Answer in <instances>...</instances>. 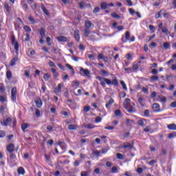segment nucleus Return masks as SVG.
Segmentation results:
<instances>
[{
    "label": "nucleus",
    "mask_w": 176,
    "mask_h": 176,
    "mask_svg": "<svg viewBox=\"0 0 176 176\" xmlns=\"http://www.w3.org/2000/svg\"><path fill=\"white\" fill-rule=\"evenodd\" d=\"M47 130L49 133H52V131H53V126L52 125H47Z\"/></svg>",
    "instance_id": "nucleus-48"
},
{
    "label": "nucleus",
    "mask_w": 176,
    "mask_h": 176,
    "mask_svg": "<svg viewBox=\"0 0 176 176\" xmlns=\"http://www.w3.org/2000/svg\"><path fill=\"white\" fill-rule=\"evenodd\" d=\"M125 38L126 41H130V32H125Z\"/></svg>",
    "instance_id": "nucleus-46"
},
{
    "label": "nucleus",
    "mask_w": 176,
    "mask_h": 176,
    "mask_svg": "<svg viewBox=\"0 0 176 176\" xmlns=\"http://www.w3.org/2000/svg\"><path fill=\"white\" fill-rule=\"evenodd\" d=\"M146 120L142 118L138 121V124L139 126H141L142 127H145V122Z\"/></svg>",
    "instance_id": "nucleus-10"
},
{
    "label": "nucleus",
    "mask_w": 176,
    "mask_h": 176,
    "mask_svg": "<svg viewBox=\"0 0 176 176\" xmlns=\"http://www.w3.org/2000/svg\"><path fill=\"white\" fill-rule=\"evenodd\" d=\"M84 127L85 129H94V127H96V126H94V124H85Z\"/></svg>",
    "instance_id": "nucleus-29"
},
{
    "label": "nucleus",
    "mask_w": 176,
    "mask_h": 176,
    "mask_svg": "<svg viewBox=\"0 0 176 176\" xmlns=\"http://www.w3.org/2000/svg\"><path fill=\"white\" fill-rule=\"evenodd\" d=\"M130 101H131L130 98L125 99V101L124 102V104H123L124 109H127V105L130 104Z\"/></svg>",
    "instance_id": "nucleus-16"
},
{
    "label": "nucleus",
    "mask_w": 176,
    "mask_h": 176,
    "mask_svg": "<svg viewBox=\"0 0 176 176\" xmlns=\"http://www.w3.org/2000/svg\"><path fill=\"white\" fill-rule=\"evenodd\" d=\"M57 41L58 42H68V40L69 39L68 37H65V36H58L57 38H56Z\"/></svg>",
    "instance_id": "nucleus-6"
},
{
    "label": "nucleus",
    "mask_w": 176,
    "mask_h": 176,
    "mask_svg": "<svg viewBox=\"0 0 176 176\" xmlns=\"http://www.w3.org/2000/svg\"><path fill=\"white\" fill-rule=\"evenodd\" d=\"M151 80H153V82H156L157 80H159V76H152L151 77Z\"/></svg>",
    "instance_id": "nucleus-42"
},
{
    "label": "nucleus",
    "mask_w": 176,
    "mask_h": 176,
    "mask_svg": "<svg viewBox=\"0 0 176 176\" xmlns=\"http://www.w3.org/2000/svg\"><path fill=\"white\" fill-rule=\"evenodd\" d=\"M123 148H124L125 149H131L133 148V144H130L129 142H126V143H124V146H123Z\"/></svg>",
    "instance_id": "nucleus-14"
},
{
    "label": "nucleus",
    "mask_w": 176,
    "mask_h": 176,
    "mask_svg": "<svg viewBox=\"0 0 176 176\" xmlns=\"http://www.w3.org/2000/svg\"><path fill=\"white\" fill-rule=\"evenodd\" d=\"M25 42H28V41H30V34H28V33H27L26 34H25Z\"/></svg>",
    "instance_id": "nucleus-64"
},
{
    "label": "nucleus",
    "mask_w": 176,
    "mask_h": 176,
    "mask_svg": "<svg viewBox=\"0 0 176 176\" xmlns=\"http://www.w3.org/2000/svg\"><path fill=\"white\" fill-rule=\"evenodd\" d=\"M153 112H162V109H160V104L158 103H154L152 106Z\"/></svg>",
    "instance_id": "nucleus-4"
},
{
    "label": "nucleus",
    "mask_w": 176,
    "mask_h": 176,
    "mask_svg": "<svg viewBox=\"0 0 176 176\" xmlns=\"http://www.w3.org/2000/svg\"><path fill=\"white\" fill-rule=\"evenodd\" d=\"M46 41H47V43H48V46H52V43H50V41H52V38H50V37H47Z\"/></svg>",
    "instance_id": "nucleus-58"
},
{
    "label": "nucleus",
    "mask_w": 176,
    "mask_h": 176,
    "mask_svg": "<svg viewBox=\"0 0 176 176\" xmlns=\"http://www.w3.org/2000/svg\"><path fill=\"white\" fill-rule=\"evenodd\" d=\"M11 100L14 102L17 100V88L16 87H13L11 91Z\"/></svg>",
    "instance_id": "nucleus-2"
},
{
    "label": "nucleus",
    "mask_w": 176,
    "mask_h": 176,
    "mask_svg": "<svg viewBox=\"0 0 176 176\" xmlns=\"http://www.w3.org/2000/svg\"><path fill=\"white\" fill-rule=\"evenodd\" d=\"M79 6H80V9H83L86 6V3L83 1L80 2Z\"/></svg>",
    "instance_id": "nucleus-44"
},
{
    "label": "nucleus",
    "mask_w": 176,
    "mask_h": 176,
    "mask_svg": "<svg viewBox=\"0 0 176 176\" xmlns=\"http://www.w3.org/2000/svg\"><path fill=\"white\" fill-rule=\"evenodd\" d=\"M167 155V149L163 148L160 154V156H166Z\"/></svg>",
    "instance_id": "nucleus-36"
},
{
    "label": "nucleus",
    "mask_w": 176,
    "mask_h": 176,
    "mask_svg": "<svg viewBox=\"0 0 176 176\" xmlns=\"http://www.w3.org/2000/svg\"><path fill=\"white\" fill-rule=\"evenodd\" d=\"M138 69V63L135 62V63H133V67H132V71H133V72L137 71Z\"/></svg>",
    "instance_id": "nucleus-24"
},
{
    "label": "nucleus",
    "mask_w": 176,
    "mask_h": 176,
    "mask_svg": "<svg viewBox=\"0 0 176 176\" xmlns=\"http://www.w3.org/2000/svg\"><path fill=\"white\" fill-rule=\"evenodd\" d=\"M149 30H150L151 32H152V34H153V32H155V31H156V28L153 25H149Z\"/></svg>",
    "instance_id": "nucleus-38"
},
{
    "label": "nucleus",
    "mask_w": 176,
    "mask_h": 176,
    "mask_svg": "<svg viewBox=\"0 0 176 176\" xmlns=\"http://www.w3.org/2000/svg\"><path fill=\"white\" fill-rule=\"evenodd\" d=\"M80 72H83V74H84L85 75H86L87 76L88 75H90V72L89 71V69H83V68H81V69H80Z\"/></svg>",
    "instance_id": "nucleus-25"
},
{
    "label": "nucleus",
    "mask_w": 176,
    "mask_h": 176,
    "mask_svg": "<svg viewBox=\"0 0 176 176\" xmlns=\"http://www.w3.org/2000/svg\"><path fill=\"white\" fill-rule=\"evenodd\" d=\"M41 10H43V13H45V14H46L47 16H49V11H47L45 6L43 5L41 6Z\"/></svg>",
    "instance_id": "nucleus-27"
},
{
    "label": "nucleus",
    "mask_w": 176,
    "mask_h": 176,
    "mask_svg": "<svg viewBox=\"0 0 176 176\" xmlns=\"http://www.w3.org/2000/svg\"><path fill=\"white\" fill-rule=\"evenodd\" d=\"M111 16H113V19H120V16H119V14H116V12L111 13Z\"/></svg>",
    "instance_id": "nucleus-40"
},
{
    "label": "nucleus",
    "mask_w": 176,
    "mask_h": 176,
    "mask_svg": "<svg viewBox=\"0 0 176 176\" xmlns=\"http://www.w3.org/2000/svg\"><path fill=\"white\" fill-rule=\"evenodd\" d=\"M23 30H25V31H26V32H31V28H30V26H28V25H25L23 27Z\"/></svg>",
    "instance_id": "nucleus-41"
},
{
    "label": "nucleus",
    "mask_w": 176,
    "mask_h": 176,
    "mask_svg": "<svg viewBox=\"0 0 176 176\" xmlns=\"http://www.w3.org/2000/svg\"><path fill=\"white\" fill-rule=\"evenodd\" d=\"M114 102L115 100H113V99H109V102L106 104V108H109Z\"/></svg>",
    "instance_id": "nucleus-26"
},
{
    "label": "nucleus",
    "mask_w": 176,
    "mask_h": 176,
    "mask_svg": "<svg viewBox=\"0 0 176 176\" xmlns=\"http://www.w3.org/2000/svg\"><path fill=\"white\" fill-rule=\"evenodd\" d=\"M35 103L37 108H41L42 107V100L41 99L35 100Z\"/></svg>",
    "instance_id": "nucleus-19"
},
{
    "label": "nucleus",
    "mask_w": 176,
    "mask_h": 176,
    "mask_svg": "<svg viewBox=\"0 0 176 176\" xmlns=\"http://www.w3.org/2000/svg\"><path fill=\"white\" fill-rule=\"evenodd\" d=\"M89 111H90V106H86L84 107L85 112H89Z\"/></svg>",
    "instance_id": "nucleus-63"
},
{
    "label": "nucleus",
    "mask_w": 176,
    "mask_h": 176,
    "mask_svg": "<svg viewBox=\"0 0 176 176\" xmlns=\"http://www.w3.org/2000/svg\"><path fill=\"white\" fill-rule=\"evenodd\" d=\"M89 35H90V29L85 28L84 30V36H85V38H89Z\"/></svg>",
    "instance_id": "nucleus-15"
},
{
    "label": "nucleus",
    "mask_w": 176,
    "mask_h": 176,
    "mask_svg": "<svg viewBox=\"0 0 176 176\" xmlns=\"http://www.w3.org/2000/svg\"><path fill=\"white\" fill-rule=\"evenodd\" d=\"M74 38L77 42H79V41H80V35H79L78 30L74 31Z\"/></svg>",
    "instance_id": "nucleus-9"
},
{
    "label": "nucleus",
    "mask_w": 176,
    "mask_h": 176,
    "mask_svg": "<svg viewBox=\"0 0 176 176\" xmlns=\"http://www.w3.org/2000/svg\"><path fill=\"white\" fill-rule=\"evenodd\" d=\"M14 50H16V54H19V43L13 42Z\"/></svg>",
    "instance_id": "nucleus-20"
},
{
    "label": "nucleus",
    "mask_w": 176,
    "mask_h": 176,
    "mask_svg": "<svg viewBox=\"0 0 176 176\" xmlns=\"http://www.w3.org/2000/svg\"><path fill=\"white\" fill-rule=\"evenodd\" d=\"M120 84L122 86V88L124 89V90L127 91V86L126 85V83L124 82V81L123 80L120 81Z\"/></svg>",
    "instance_id": "nucleus-37"
},
{
    "label": "nucleus",
    "mask_w": 176,
    "mask_h": 176,
    "mask_svg": "<svg viewBox=\"0 0 176 176\" xmlns=\"http://www.w3.org/2000/svg\"><path fill=\"white\" fill-rule=\"evenodd\" d=\"M17 171H18V174H19V175H24L25 174V170H24V168H23V167H19V168H18Z\"/></svg>",
    "instance_id": "nucleus-12"
},
{
    "label": "nucleus",
    "mask_w": 176,
    "mask_h": 176,
    "mask_svg": "<svg viewBox=\"0 0 176 176\" xmlns=\"http://www.w3.org/2000/svg\"><path fill=\"white\" fill-rule=\"evenodd\" d=\"M163 47H164V49L166 50H167L168 49H170V43H168L167 42L166 43H164Z\"/></svg>",
    "instance_id": "nucleus-39"
},
{
    "label": "nucleus",
    "mask_w": 176,
    "mask_h": 176,
    "mask_svg": "<svg viewBox=\"0 0 176 176\" xmlns=\"http://www.w3.org/2000/svg\"><path fill=\"white\" fill-rule=\"evenodd\" d=\"M4 8L8 13H10V9L9 8V4L8 3H4Z\"/></svg>",
    "instance_id": "nucleus-35"
},
{
    "label": "nucleus",
    "mask_w": 176,
    "mask_h": 176,
    "mask_svg": "<svg viewBox=\"0 0 176 176\" xmlns=\"http://www.w3.org/2000/svg\"><path fill=\"white\" fill-rule=\"evenodd\" d=\"M30 127V124H27V123H23L21 124V129H22V131H25V130H27V128Z\"/></svg>",
    "instance_id": "nucleus-22"
},
{
    "label": "nucleus",
    "mask_w": 176,
    "mask_h": 176,
    "mask_svg": "<svg viewBox=\"0 0 176 176\" xmlns=\"http://www.w3.org/2000/svg\"><path fill=\"white\" fill-rule=\"evenodd\" d=\"M5 135H6V133L4 131H0V138H5Z\"/></svg>",
    "instance_id": "nucleus-51"
},
{
    "label": "nucleus",
    "mask_w": 176,
    "mask_h": 176,
    "mask_svg": "<svg viewBox=\"0 0 176 176\" xmlns=\"http://www.w3.org/2000/svg\"><path fill=\"white\" fill-rule=\"evenodd\" d=\"M23 8L24 9V10H25V12H27V10H28V5L27 3H24L23 5Z\"/></svg>",
    "instance_id": "nucleus-62"
},
{
    "label": "nucleus",
    "mask_w": 176,
    "mask_h": 176,
    "mask_svg": "<svg viewBox=\"0 0 176 176\" xmlns=\"http://www.w3.org/2000/svg\"><path fill=\"white\" fill-rule=\"evenodd\" d=\"M162 10H161L155 14V19H160L162 17Z\"/></svg>",
    "instance_id": "nucleus-47"
},
{
    "label": "nucleus",
    "mask_w": 176,
    "mask_h": 176,
    "mask_svg": "<svg viewBox=\"0 0 176 176\" xmlns=\"http://www.w3.org/2000/svg\"><path fill=\"white\" fill-rule=\"evenodd\" d=\"M138 102L142 107H144V105H145L144 103V99L142 98H139Z\"/></svg>",
    "instance_id": "nucleus-43"
},
{
    "label": "nucleus",
    "mask_w": 176,
    "mask_h": 176,
    "mask_svg": "<svg viewBox=\"0 0 176 176\" xmlns=\"http://www.w3.org/2000/svg\"><path fill=\"white\" fill-rule=\"evenodd\" d=\"M85 25L86 28L89 29V28H91V25H93V23H91V21L87 20L85 22Z\"/></svg>",
    "instance_id": "nucleus-13"
},
{
    "label": "nucleus",
    "mask_w": 176,
    "mask_h": 176,
    "mask_svg": "<svg viewBox=\"0 0 176 176\" xmlns=\"http://www.w3.org/2000/svg\"><path fill=\"white\" fill-rule=\"evenodd\" d=\"M96 79L100 82L101 86H103L104 87H105V83H107V85H113V86H118V85H119V81H118L117 78H114L113 80H111V79L97 76Z\"/></svg>",
    "instance_id": "nucleus-1"
},
{
    "label": "nucleus",
    "mask_w": 176,
    "mask_h": 176,
    "mask_svg": "<svg viewBox=\"0 0 176 176\" xmlns=\"http://www.w3.org/2000/svg\"><path fill=\"white\" fill-rule=\"evenodd\" d=\"M13 76V74H12V71L10 70H7L6 72V78L8 80H10Z\"/></svg>",
    "instance_id": "nucleus-11"
},
{
    "label": "nucleus",
    "mask_w": 176,
    "mask_h": 176,
    "mask_svg": "<svg viewBox=\"0 0 176 176\" xmlns=\"http://www.w3.org/2000/svg\"><path fill=\"white\" fill-rule=\"evenodd\" d=\"M101 120H102L101 117L98 116V117H96V119L95 120V122H96V123H100V122H101Z\"/></svg>",
    "instance_id": "nucleus-57"
},
{
    "label": "nucleus",
    "mask_w": 176,
    "mask_h": 176,
    "mask_svg": "<svg viewBox=\"0 0 176 176\" xmlns=\"http://www.w3.org/2000/svg\"><path fill=\"white\" fill-rule=\"evenodd\" d=\"M170 16L171 14H170V13L168 12H166L164 14V17H165V19H170Z\"/></svg>",
    "instance_id": "nucleus-54"
},
{
    "label": "nucleus",
    "mask_w": 176,
    "mask_h": 176,
    "mask_svg": "<svg viewBox=\"0 0 176 176\" xmlns=\"http://www.w3.org/2000/svg\"><path fill=\"white\" fill-rule=\"evenodd\" d=\"M117 171H118V167H116V166H113V167L111 168V173H117Z\"/></svg>",
    "instance_id": "nucleus-55"
},
{
    "label": "nucleus",
    "mask_w": 176,
    "mask_h": 176,
    "mask_svg": "<svg viewBox=\"0 0 176 176\" xmlns=\"http://www.w3.org/2000/svg\"><path fill=\"white\" fill-rule=\"evenodd\" d=\"M7 151L9 153H13L14 152V144L10 143L7 146Z\"/></svg>",
    "instance_id": "nucleus-5"
},
{
    "label": "nucleus",
    "mask_w": 176,
    "mask_h": 176,
    "mask_svg": "<svg viewBox=\"0 0 176 176\" xmlns=\"http://www.w3.org/2000/svg\"><path fill=\"white\" fill-rule=\"evenodd\" d=\"M0 123L1 126H4L5 127H6L9 126V123H12V118L8 117L6 119V120H1Z\"/></svg>",
    "instance_id": "nucleus-3"
},
{
    "label": "nucleus",
    "mask_w": 176,
    "mask_h": 176,
    "mask_svg": "<svg viewBox=\"0 0 176 176\" xmlns=\"http://www.w3.org/2000/svg\"><path fill=\"white\" fill-rule=\"evenodd\" d=\"M17 61H19V57H14L10 62V67H14V65H16V63H17Z\"/></svg>",
    "instance_id": "nucleus-8"
},
{
    "label": "nucleus",
    "mask_w": 176,
    "mask_h": 176,
    "mask_svg": "<svg viewBox=\"0 0 176 176\" xmlns=\"http://www.w3.org/2000/svg\"><path fill=\"white\" fill-rule=\"evenodd\" d=\"M115 116H117L118 118H122V111H120V109H116L114 111Z\"/></svg>",
    "instance_id": "nucleus-21"
},
{
    "label": "nucleus",
    "mask_w": 176,
    "mask_h": 176,
    "mask_svg": "<svg viewBox=\"0 0 176 176\" xmlns=\"http://www.w3.org/2000/svg\"><path fill=\"white\" fill-rule=\"evenodd\" d=\"M162 32L163 34H165V35H170V31H168V29H167L166 27L162 28Z\"/></svg>",
    "instance_id": "nucleus-18"
},
{
    "label": "nucleus",
    "mask_w": 176,
    "mask_h": 176,
    "mask_svg": "<svg viewBox=\"0 0 176 176\" xmlns=\"http://www.w3.org/2000/svg\"><path fill=\"white\" fill-rule=\"evenodd\" d=\"M124 71H126L127 74H131V72H133V69L130 67L124 68Z\"/></svg>",
    "instance_id": "nucleus-50"
},
{
    "label": "nucleus",
    "mask_w": 176,
    "mask_h": 176,
    "mask_svg": "<svg viewBox=\"0 0 176 176\" xmlns=\"http://www.w3.org/2000/svg\"><path fill=\"white\" fill-rule=\"evenodd\" d=\"M46 32V30H45V28H42L41 30H40V35L41 36V38H45L46 36V34H45V32Z\"/></svg>",
    "instance_id": "nucleus-17"
},
{
    "label": "nucleus",
    "mask_w": 176,
    "mask_h": 176,
    "mask_svg": "<svg viewBox=\"0 0 176 176\" xmlns=\"http://www.w3.org/2000/svg\"><path fill=\"white\" fill-rule=\"evenodd\" d=\"M100 8L102 10L108 9V3H107V2H102L100 4Z\"/></svg>",
    "instance_id": "nucleus-23"
},
{
    "label": "nucleus",
    "mask_w": 176,
    "mask_h": 176,
    "mask_svg": "<svg viewBox=\"0 0 176 176\" xmlns=\"http://www.w3.org/2000/svg\"><path fill=\"white\" fill-rule=\"evenodd\" d=\"M43 79H44V80H45V82H47V80H49V79H50V76H49V74H45L43 76Z\"/></svg>",
    "instance_id": "nucleus-45"
},
{
    "label": "nucleus",
    "mask_w": 176,
    "mask_h": 176,
    "mask_svg": "<svg viewBox=\"0 0 176 176\" xmlns=\"http://www.w3.org/2000/svg\"><path fill=\"white\" fill-rule=\"evenodd\" d=\"M116 156L120 160H123L124 155L122 153H118Z\"/></svg>",
    "instance_id": "nucleus-49"
},
{
    "label": "nucleus",
    "mask_w": 176,
    "mask_h": 176,
    "mask_svg": "<svg viewBox=\"0 0 176 176\" xmlns=\"http://www.w3.org/2000/svg\"><path fill=\"white\" fill-rule=\"evenodd\" d=\"M100 153H101V151L97 150L94 152V156H100Z\"/></svg>",
    "instance_id": "nucleus-61"
},
{
    "label": "nucleus",
    "mask_w": 176,
    "mask_h": 176,
    "mask_svg": "<svg viewBox=\"0 0 176 176\" xmlns=\"http://www.w3.org/2000/svg\"><path fill=\"white\" fill-rule=\"evenodd\" d=\"M149 115H150L149 111L148 109L145 110L144 111V116H146V118H148Z\"/></svg>",
    "instance_id": "nucleus-60"
},
{
    "label": "nucleus",
    "mask_w": 176,
    "mask_h": 176,
    "mask_svg": "<svg viewBox=\"0 0 176 176\" xmlns=\"http://www.w3.org/2000/svg\"><path fill=\"white\" fill-rule=\"evenodd\" d=\"M0 92H1L2 94L5 93V85L3 83H0Z\"/></svg>",
    "instance_id": "nucleus-33"
},
{
    "label": "nucleus",
    "mask_w": 176,
    "mask_h": 176,
    "mask_svg": "<svg viewBox=\"0 0 176 176\" xmlns=\"http://www.w3.org/2000/svg\"><path fill=\"white\" fill-rule=\"evenodd\" d=\"M76 129H78V126H76L75 124H69L68 126L69 130H76Z\"/></svg>",
    "instance_id": "nucleus-31"
},
{
    "label": "nucleus",
    "mask_w": 176,
    "mask_h": 176,
    "mask_svg": "<svg viewBox=\"0 0 176 176\" xmlns=\"http://www.w3.org/2000/svg\"><path fill=\"white\" fill-rule=\"evenodd\" d=\"M63 87H64V84H58V87L54 88V93H60L61 92V89H63Z\"/></svg>",
    "instance_id": "nucleus-7"
},
{
    "label": "nucleus",
    "mask_w": 176,
    "mask_h": 176,
    "mask_svg": "<svg viewBox=\"0 0 176 176\" xmlns=\"http://www.w3.org/2000/svg\"><path fill=\"white\" fill-rule=\"evenodd\" d=\"M176 137V132H173L168 134V138L169 140H171V138H174Z\"/></svg>",
    "instance_id": "nucleus-32"
},
{
    "label": "nucleus",
    "mask_w": 176,
    "mask_h": 176,
    "mask_svg": "<svg viewBox=\"0 0 176 176\" xmlns=\"http://www.w3.org/2000/svg\"><path fill=\"white\" fill-rule=\"evenodd\" d=\"M168 129L169 130H176V124H170L168 125Z\"/></svg>",
    "instance_id": "nucleus-28"
},
{
    "label": "nucleus",
    "mask_w": 176,
    "mask_h": 176,
    "mask_svg": "<svg viewBox=\"0 0 176 176\" xmlns=\"http://www.w3.org/2000/svg\"><path fill=\"white\" fill-rule=\"evenodd\" d=\"M99 12H100V7H96L93 10V13L94 14L98 13Z\"/></svg>",
    "instance_id": "nucleus-52"
},
{
    "label": "nucleus",
    "mask_w": 176,
    "mask_h": 176,
    "mask_svg": "<svg viewBox=\"0 0 176 176\" xmlns=\"http://www.w3.org/2000/svg\"><path fill=\"white\" fill-rule=\"evenodd\" d=\"M127 112H129V113H134V112H135V109L133 106H131L130 109L127 107Z\"/></svg>",
    "instance_id": "nucleus-34"
},
{
    "label": "nucleus",
    "mask_w": 176,
    "mask_h": 176,
    "mask_svg": "<svg viewBox=\"0 0 176 176\" xmlns=\"http://www.w3.org/2000/svg\"><path fill=\"white\" fill-rule=\"evenodd\" d=\"M35 115L37 118L41 116V111L39 109H36Z\"/></svg>",
    "instance_id": "nucleus-53"
},
{
    "label": "nucleus",
    "mask_w": 176,
    "mask_h": 176,
    "mask_svg": "<svg viewBox=\"0 0 176 176\" xmlns=\"http://www.w3.org/2000/svg\"><path fill=\"white\" fill-rule=\"evenodd\" d=\"M28 20H30V21H31V23H32V24H35V23H36L35 19L32 16H29Z\"/></svg>",
    "instance_id": "nucleus-56"
},
{
    "label": "nucleus",
    "mask_w": 176,
    "mask_h": 176,
    "mask_svg": "<svg viewBox=\"0 0 176 176\" xmlns=\"http://www.w3.org/2000/svg\"><path fill=\"white\" fill-rule=\"evenodd\" d=\"M8 100L6 99V96L1 95L0 96V102H6Z\"/></svg>",
    "instance_id": "nucleus-30"
},
{
    "label": "nucleus",
    "mask_w": 176,
    "mask_h": 176,
    "mask_svg": "<svg viewBox=\"0 0 176 176\" xmlns=\"http://www.w3.org/2000/svg\"><path fill=\"white\" fill-rule=\"evenodd\" d=\"M81 176H89V172L87 171H82Z\"/></svg>",
    "instance_id": "nucleus-59"
}]
</instances>
